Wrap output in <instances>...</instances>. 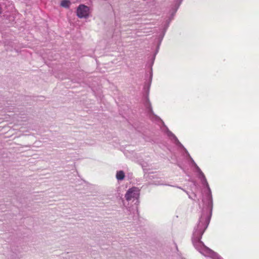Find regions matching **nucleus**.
<instances>
[{
    "label": "nucleus",
    "instance_id": "nucleus-1",
    "mask_svg": "<svg viewBox=\"0 0 259 259\" xmlns=\"http://www.w3.org/2000/svg\"><path fill=\"white\" fill-rule=\"evenodd\" d=\"M89 8L84 5H80L76 10V15L79 18H87L89 16Z\"/></svg>",
    "mask_w": 259,
    "mask_h": 259
},
{
    "label": "nucleus",
    "instance_id": "nucleus-5",
    "mask_svg": "<svg viewBox=\"0 0 259 259\" xmlns=\"http://www.w3.org/2000/svg\"><path fill=\"white\" fill-rule=\"evenodd\" d=\"M116 177L118 180H122L125 177L124 173L122 170L118 171L116 173Z\"/></svg>",
    "mask_w": 259,
    "mask_h": 259
},
{
    "label": "nucleus",
    "instance_id": "nucleus-3",
    "mask_svg": "<svg viewBox=\"0 0 259 259\" xmlns=\"http://www.w3.org/2000/svg\"><path fill=\"white\" fill-rule=\"evenodd\" d=\"M182 1V0H180V1L176 0L175 1V8L172 10V11H173L172 15H174L176 13V12H177V10L178 9L179 7L180 4H181Z\"/></svg>",
    "mask_w": 259,
    "mask_h": 259
},
{
    "label": "nucleus",
    "instance_id": "nucleus-6",
    "mask_svg": "<svg viewBox=\"0 0 259 259\" xmlns=\"http://www.w3.org/2000/svg\"><path fill=\"white\" fill-rule=\"evenodd\" d=\"M70 2L68 0H62L61 2V6L65 8H68L70 5Z\"/></svg>",
    "mask_w": 259,
    "mask_h": 259
},
{
    "label": "nucleus",
    "instance_id": "nucleus-2",
    "mask_svg": "<svg viewBox=\"0 0 259 259\" xmlns=\"http://www.w3.org/2000/svg\"><path fill=\"white\" fill-rule=\"evenodd\" d=\"M139 195V191L136 187L130 189L126 192L125 197L127 200H130L132 198H137Z\"/></svg>",
    "mask_w": 259,
    "mask_h": 259
},
{
    "label": "nucleus",
    "instance_id": "nucleus-4",
    "mask_svg": "<svg viewBox=\"0 0 259 259\" xmlns=\"http://www.w3.org/2000/svg\"><path fill=\"white\" fill-rule=\"evenodd\" d=\"M153 76V72L152 68L149 71V78L147 82H146V85H147L148 88H149L151 83Z\"/></svg>",
    "mask_w": 259,
    "mask_h": 259
}]
</instances>
